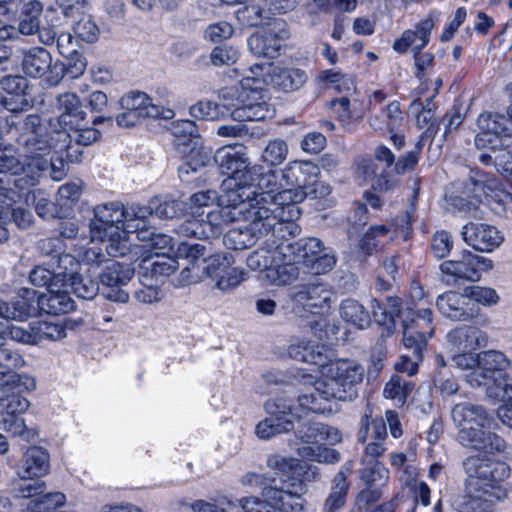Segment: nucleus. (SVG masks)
Here are the masks:
<instances>
[{
	"label": "nucleus",
	"mask_w": 512,
	"mask_h": 512,
	"mask_svg": "<svg viewBox=\"0 0 512 512\" xmlns=\"http://www.w3.org/2000/svg\"><path fill=\"white\" fill-rule=\"evenodd\" d=\"M364 466L360 472V478L366 486L384 487L389 479V470L378 460H366L361 458Z\"/></svg>",
	"instance_id": "603ef678"
},
{
	"label": "nucleus",
	"mask_w": 512,
	"mask_h": 512,
	"mask_svg": "<svg viewBox=\"0 0 512 512\" xmlns=\"http://www.w3.org/2000/svg\"><path fill=\"white\" fill-rule=\"evenodd\" d=\"M370 127L380 133L388 131L393 133L402 126L403 115L398 101H392L385 109L369 117Z\"/></svg>",
	"instance_id": "58836bf2"
},
{
	"label": "nucleus",
	"mask_w": 512,
	"mask_h": 512,
	"mask_svg": "<svg viewBox=\"0 0 512 512\" xmlns=\"http://www.w3.org/2000/svg\"><path fill=\"white\" fill-rule=\"evenodd\" d=\"M184 244L185 243H181L178 249ZM177 256L178 259H175L167 252H153L142 259L140 267L145 270L146 273H150L151 277L168 276L181 267L182 282L188 285L184 280L185 274H183V271L185 266L191 265V259L180 255L179 250H177ZM187 274L188 273H186V275Z\"/></svg>",
	"instance_id": "c85d7f7f"
},
{
	"label": "nucleus",
	"mask_w": 512,
	"mask_h": 512,
	"mask_svg": "<svg viewBox=\"0 0 512 512\" xmlns=\"http://www.w3.org/2000/svg\"><path fill=\"white\" fill-rule=\"evenodd\" d=\"M325 351L326 348L323 344L301 340L289 346L288 354L298 361L324 367Z\"/></svg>",
	"instance_id": "a18cd8bd"
},
{
	"label": "nucleus",
	"mask_w": 512,
	"mask_h": 512,
	"mask_svg": "<svg viewBox=\"0 0 512 512\" xmlns=\"http://www.w3.org/2000/svg\"><path fill=\"white\" fill-rule=\"evenodd\" d=\"M123 110L116 117V122L122 127H132L145 118L170 120L175 113L171 108L157 105L144 92L130 91L120 99Z\"/></svg>",
	"instance_id": "2eb2a0df"
},
{
	"label": "nucleus",
	"mask_w": 512,
	"mask_h": 512,
	"mask_svg": "<svg viewBox=\"0 0 512 512\" xmlns=\"http://www.w3.org/2000/svg\"><path fill=\"white\" fill-rule=\"evenodd\" d=\"M11 302L14 321H26L41 310L40 295L31 288H21Z\"/></svg>",
	"instance_id": "ea45409f"
},
{
	"label": "nucleus",
	"mask_w": 512,
	"mask_h": 512,
	"mask_svg": "<svg viewBox=\"0 0 512 512\" xmlns=\"http://www.w3.org/2000/svg\"><path fill=\"white\" fill-rule=\"evenodd\" d=\"M479 160L485 164H493L504 178H512V151H504L495 156L481 154Z\"/></svg>",
	"instance_id": "e2e57ef3"
},
{
	"label": "nucleus",
	"mask_w": 512,
	"mask_h": 512,
	"mask_svg": "<svg viewBox=\"0 0 512 512\" xmlns=\"http://www.w3.org/2000/svg\"><path fill=\"white\" fill-rule=\"evenodd\" d=\"M446 340L451 352L476 351L488 345V335L475 325L463 324L451 329Z\"/></svg>",
	"instance_id": "cd10ccee"
},
{
	"label": "nucleus",
	"mask_w": 512,
	"mask_h": 512,
	"mask_svg": "<svg viewBox=\"0 0 512 512\" xmlns=\"http://www.w3.org/2000/svg\"><path fill=\"white\" fill-rule=\"evenodd\" d=\"M35 388L36 381L28 374L14 373L0 377V396H7V393L21 395Z\"/></svg>",
	"instance_id": "8fccbe9b"
},
{
	"label": "nucleus",
	"mask_w": 512,
	"mask_h": 512,
	"mask_svg": "<svg viewBox=\"0 0 512 512\" xmlns=\"http://www.w3.org/2000/svg\"><path fill=\"white\" fill-rule=\"evenodd\" d=\"M289 37L287 24L283 20H275L267 28L253 33L247 44L256 57L274 59L281 55L284 42Z\"/></svg>",
	"instance_id": "6ab92c4d"
},
{
	"label": "nucleus",
	"mask_w": 512,
	"mask_h": 512,
	"mask_svg": "<svg viewBox=\"0 0 512 512\" xmlns=\"http://www.w3.org/2000/svg\"><path fill=\"white\" fill-rule=\"evenodd\" d=\"M440 314L452 321L466 322L478 315V309L467 299L465 292L448 291L437 297Z\"/></svg>",
	"instance_id": "5701e85b"
},
{
	"label": "nucleus",
	"mask_w": 512,
	"mask_h": 512,
	"mask_svg": "<svg viewBox=\"0 0 512 512\" xmlns=\"http://www.w3.org/2000/svg\"><path fill=\"white\" fill-rule=\"evenodd\" d=\"M465 495L458 504L460 512H491L493 506L508 497L505 481L510 466L487 455H471L464 459Z\"/></svg>",
	"instance_id": "f03ea898"
},
{
	"label": "nucleus",
	"mask_w": 512,
	"mask_h": 512,
	"mask_svg": "<svg viewBox=\"0 0 512 512\" xmlns=\"http://www.w3.org/2000/svg\"><path fill=\"white\" fill-rule=\"evenodd\" d=\"M388 233L384 225L371 227L361 238L359 249L363 256H368L375 251L380 243V238Z\"/></svg>",
	"instance_id": "0e129e2a"
},
{
	"label": "nucleus",
	"mask_w": 512,
	"mask_h": 512,
	"mask_svg": "<svg viewBox=\"0 0 512 512\" xmlns=\"http://www.w3.org/2000/svg\"><path fill=\"white\" fill-rule=\"evenodd\" d=\"M289 154V147L285 140L280 138L271 139L264 147L261 160L270 167L282 164Z\"/></svg>",
	"instance_id": "5fc2aeb1"
},
{
	"label": "nucleus",
	"mask_w": 512,
	"mask_h": 512,
	"mask_svg": "<svg viewBox=\"0 0 512 512\" xmlns=\"http://www.w3.org/2000/svg\"><path fill=\"white\" fill-rule=\"evenodd\" d=\"M20 157H22L20 152L17 153L14 146L0 145V176L4 178V186L10 187V178L14 175L25 173L31 178L28 161Z\"/></svg>",
	"instance_id": "e433bc0d"
},
{
	"label": "nucleus",
	"mask_w": 512,
	"mask_h": 512,
	"mask_svg": "<svg viewBox=\"0 0 512 512\" xmlns=\"http://www.w3.org/2000/svg\"><path fill=\"white\" fill-rule=\"evenodd\" d=\"M29 406V400L22 395L0 396V428L13 436H23L27 427L21 415Z\"/></svg>",
	"instance_id": "4be33fe9"
},
{
	"label": "nucleus",
	"mask_w": 512,
	"mask_h": 512,
	"mask_svg": "<svg viewBox=\"0 0 512 512\" xmlns=\"http://www.w3.org/2000/svg\"><path fill=\"white\" fill-rule=\"evenodd\" d=\"M130 248V237L123 228V213L112 202L97 206L90 223V242L83 253L84 265H99L107 256H124Z\"/></svg>",
	"instance_id": "7ed1b4c3"
},
{
	"label": "nucleus",
	"mask_w": 512,
	"mask_h": 512,
	"mask_svg": "<svg viewBox=\"0 0 512 512\" xmlns=\"http://www.w3.org/2000/svg\"><path fill=\"white\" fill-rule=\"evenodd\" d=\"M277 261L267 274L268 279L274 285L285 286L290 285L299 276V268L297 264H300L295 257L293 250L286 242L280 243V252H277Z\"/></svg>",
	"instance_id": "7c9ffc66"
},
{
	"label": "nucleus",
	"mask_w": 512,
	"mask_h": 512,
	"mask_svg": "<svg viewBox=\"0 0 512 512\" xmlns=\"http://www.w3.org/2000/svg\"><path fill=\"white\" fill-rule=\"evenodd\" d=\"M34 330L36 344H39L43 340L56 341L66 337V331L63 326L52 322L35 321Z\"/></svg>",
	"instance_id": "052dcab7"
},
{
	"label": "nucleus",
	"mask_w": 512,
	"mask_h": 512,
	"mask_svg": "<svg viewBox=\"0 0 512 512\" xmlns=\"http://www.w3.org/2000/svg\"><path fill=\"white\" fill-rule=\"evenodd\" d=\"M411 391V385L402 377L394 375L386 383L383 395L385 398L392 399L396 405L402 406Z\"/></svg>",
	"instance_id": "13d9d810"
},
{
	"label": "nucleus",
	"mask_w": 512,
	"mask_h": 512,
	"mask_svg": "<svg viewBox=\"0 0 512 512\" xmlns=\"http://www.w3.org/2000/svg\"><path fill=\"white\" fill-rule=\"evenodd\" d=\"M296 438L302 442L301 445L319 444L321 442L335 445L341 442L342 434L336 427L313 422L301 425L296 432Z\"/></svg>",
	"instance_id": "f704fd0d"
},
{
	"label": "nucleus",
	"mask_w": 512,
	"mask_h": 512,
	"mask_svg": "<svg viewBox=\"0 0 512 512\" xmlns=\"http://www.w3.org/2000/svg\"><path fill=\"white\" fill-rule=\"evenodd\" d=\"M46 484L39 478H21L15 487L14 494L18 498H29L27 510L30 512H46L64 505L65 495L60 492L44 493Z\"/></svg>",
	"instance_id": "aec40b11"
},
{
	"label": "nucleus",
	"mask_w": 512,
	"mask_h": 512,
	"mask_svg": "<svg viewBox=\"0 0 512 512\" xmlns=\"http://www.w3.org/2000/svg\"><path fill=\"white\" fill-rule=\"evenodd\" d=\"M362 365L351 359H338L324 365L321 377L314 383L311 393L269 399L264 404L267 417L255 427L259 439L268 440L293 429L295 421L309 412L332 413V400L351 401L357 397V386L364 377Z\"/></svg>",
	"instance_id": "f257e3e1"
},
{
	"label": "nucleus",
	"mask_w": 512,
	"mask_h": 512,
	"mask_svg": "<svg viewBox=\"0 0 512 512\" xmlns=\"http://www.w3.org/2000/svg\"><path fill=\"white\" fill-rule=\"evenodd\" d=\"M339 313L346 323L358 329H365L371 323L369 312L355 299L347 298L343 300L340 304Z\"/></svg>",
	"instance_id": "de8ad7c7"
},
{
	"label": "nucleus",
	"mask_w": 512,
	"mask_h": 512,
	"mask_svg": "<svg viewBox=\"0 0 512 512\" xmlns=\"http://www.w3.org/2000/svg\"><path fill=\"white\" fill-rule=\"evenodd\" d=\"M419 192V184L418 182H414L413 193L411 196V200L409 206L407 207L405 213L396 219V228L400 231L402 236L407 239L411 230L412 225L416 220V201L418 199Z\"/></svg>",
	"instance_id": "bf43d9fd"
},
{
	"label": "nucleus",
	"mask_w": 512,
	"mask_h": 512,
	"mask_svg": "<svg viewBox=\"0 0 512 512\" xmlns=\"http://www.w3.org/2000/svg\"><path fill=\"white\" fill-rule=\"evenodd\" d=\"M285 186L304 190L309 188L320 175L319 167L310 160H293L281 170Z\"/></svg>",
	"instance_id": "2f4dec72"
},
{
	"label": "nucleus",
	"mask_w": 512,
	"mask_h": 512,
	"mask_svg": "<svg viewBox=\"0 0 512 512\" xmlns=\"http://www.w3.org/2000/svg\"><path fill=\"white\" fill-rule=\"evenodd\" d=\"M82 264L71 254L59 255L57 260L35 266L29 273V280L35 286H46L53 282L69 281L73 293L81 299L92 300L98 293L99 284L82 274Z\"/></svg>",
	"instance_id": "1a4fd4ad"
},
{
	"label": "nucleus",
	"mask_w": 512,
	"mask_h": 512,
	"mask_svg": "<svg viewBox=\"0 0 512 512\" xmlns=\"http://www.w3.org/2000/svg\"><path fill=\"white\" fill-rule=\"evenodd\" d=\"M434 28V17H426L417 23L414 29L405 30L401 37L394 42L393 49L398 53H405L409 48L413 53L420 52L428 45Z\"/></svg>",
	"instance_id": "c756f323"
},
{
	"label": "nucleus",
	"mask_w": 512,
	"mask_h": 512,
	"mask_svg": "<svg viewBox=\"0 0 512 512\" xmlns=\"http://www.w3.org/2000/svg\"><path fill=\"white\" fill-rule=\"evenodd\" d=\"M452 420L462 446L491 454L505 451L506 442L492 432L493 418L483 406L470 402L456 404Z\"/></svg>",
	"instance_id": "0eeeda50"
},
{
	"label": "nucleus",
	"mask_w": 512,
	"mask_h": 512,
	"mask_svg": "<svg viewBox=\"0 0 512 512\" xmlns=\"http://www.w3.org/2000/svg\"><path fill=\"white\" fill-rule=\"evenodd\" d=\"M23 72L32 78H41L47 73L54 74L50 78L55 82L59 81L62 67L53 63L52 55L42 47H32L23 53Z\"/></svg>",
	"instance_id": "b1692460"
},
{
	"label": "nucleus",
	"mask_w": 512,
	"mask_h": 512,
	"mask_svg": "<svg viewBox=\"0 0 512 512\" xmlns=\"http://www.w3.org/2000/svg\"><path fill=\"white\" fill-rule=\"evenodd\" d=\"M81 191L82 183L79 180L63 184L57 192V205L61 208L71 207L80 198Z\"/></svg>",
	"instance_id": "69168bd1"
},
{
	"label": "nucleus",
	"mask_w": 512,
	"mask_h": 512,
	"mask_svg": "<svg viewBox=\"0 0 512 512\" xmlns=\"http://www.w3.org/2000/svg\"><path fill=\"white\" fill-rule=\"evenodd\" d=\"M56 135L48 132L37 114L28 115L17 139L18 151L28 161L31 179L48 168V156L55 151Z\"/></svg>",
	"instance_id": "9d476101"
},
{
	"label": "nucleus",
	"mask_w": 512,
	"mask_h": 512,
	"mask_svg": "<svg viewBox=\"0 0 512 512\" xmlns=\"http://www.w3.org/2000/svg\"><path fill=\"white\" fill-rule=\"evenodd\" d=\"M266 172H272L274 180L267 188L256 185L252 192H249L250 200L257 210H267L268 216L274 218L272 236L277 234L285 238L295 235L298 232V226L294 221L301 214L297 204L305 199V192L291 186L280 189L277 183V172L272 169H267Z\"/></svg>",
	"instance_id": "20e7f679"
},
{
	"label": "nucleus",
	"mask_w": 512,
	"mask_h": 512,
	"mask_svg": "<svg viewBox=\"0 0 512 512\" xmlns=\"http://www.w3.org/2000/svg\"><path fill=\"white\" fill-rule=\"evenodd\" d=\"M180 255L191 259V265L185 266L183 274L187 284L197 283L209 277L221 291H230L245 280L243 269L235 267V259L230 253H217L205 257V247L200 244H184L179 249Z\"/></svg>",
	"instance_id": "39448f33"
},
{
	"label": "nucleus",
	"mask_w": 512,
	"mask_h": 512,
	"mask_svg": "<svg viewBox=\"0 0 512 512\" xmlns=\"http://www.w3.org/2000/svg\"><path fill=\"white\" fill-rule=\"evenodd\" d=\"M467 299L483 306H493L499 301V296L495 289L486 286H471L464 289Z\"/></svg>",
	"instance_id": "680f3d73"
},
{
	"label": "nucleus",
	"mask_w": 512,
	"mask_h": 512,
	"mask_svg": "<svg viewBox=\"0 0 512 512\" xmlns=\"http://www.w3.org/2000/svg\"><path fill=\"white\" fill-rule=\"evenodd\" d=\"M492 268L491 259L473 254L468 250L463 251L459 259L444 261L440 265L442 273L454 282L460 280L477 282L481 279L483 272Z\"/></svg>",
	"instance_id": "412c9836"
},
{
	"label": "nucleus",
	"mask_w": 512,
	"mask_h": 512,
	"mask_svg": "<svg viewBox=\"0 0 512 512\" xmlns=\"http://www.w3.org/2000/svg\"><path fill=\"white\" fill-rule=\"evenodd\" d=\"M73 31L79 39L93 43L98 39L99 28L89 15H83L73 26Z\"/></svg>",
	"instance_id": "338daca9"
},
{
	"label": "nucleus",
	"mask_w": 512,
	"mask_h": 512,
	"mask_svg": "<svg viewBox=\"0 0 512 512\" xmlns=\"http://www.w3.org/2000/svg\"><path fill=\"white\" fill-rule=\"evenodd\" d=\"M419 321L412 319L405 321L403 328V344L412 354H404L400 361L395 363L398 372L413 376L418 371V365L422 361V354L426 348L428 338L434 333L432 311L427 308L417 310Z\"/></svg>",
	"instance_id": "f8f14e48"
},
{
	"label": "nucleus",
	"mask_w": 512,
	"mask_h": 512,
	"mask_svg": "<svg viewBox=\"0 0 512 512\" xmlns=\"http://www.w3.org/2000/svg\"><path fill=\"white\" fill-rule=\"evenodd\" d=\"M262 474L247 473L241 483L262 488V497H246L238 501L244 512H301L304 508L302 494L305 491L303 481L286 475L281 478V487L267 485Z\"/></svg>",
	"instance_id": "423d86ee"
},
{
	"label": "nucleus",
	"mask_w": 512,
	"mask_h": 512,
	"mask_svg": "<svg viewBox=\"0 0 512 512\" xmlns=\"http://www.w3.org/2000/svg\"><path fill=\"white\" fill-rule=\"evenodd\" d=\"M221 108V105L209 100L199 101L190 107L189 113L195 119L217 120L222 113Z\"/></svg>",
	"instance_id": "774afa93"
},
{
	"label": "nucleus",
	"mask_w": 512,
	"mask_h": 512,
	"mask_svg": "<svg viewBox=\"0 0 512 512\" xmlns=\"http://www.w3.org/2000/svg\"><path fill=\"white\" fill-rule=\"evenodd\" d=\"M55 154H65L67 160L71 163H80L83 160L84 152L80 145L70 142L69 135L66 131H56Z\"/></svg>",
	"instance_id": "6e6d98bb"
},
{
	"label": "nucleus",
	"mask_w": 512,
	"mask_h": 512,
	"mask_svg": "<svg viewBox=\"0 0 512 512\" xmlns=\"http://www.w3.org/2000/svg\"><path fill=\"white\" fill-rule=\"evenodd\" d=\"M372 313L379 324L389 329L395 327L397 318H401L402 321L407 319V310H403L399 299L393 297H388L385 303L373 300Z\"/></svg>",
	"instance_id": "c03bdc74"
},
{
	"label": "nucleus",
	"mask_w": 512,
	"mask_h": 512,
	"mask_svg": "<svg viewBox=\"0 0 512 512\" xmlns=\"http://www.w3.org/2000/svg\"><path fill=\"white\" fill-rule=\"evenodd\" d=\"M49 472V454L38 446L30 447L23 455L18 471L20 478H40Z\"/></svg>",
	"instance_id": "4c0bfd02"
},
{
	"label": "nucleus",
	"mask_w": 512,
	"mask_h": 512,
	"mask_svg": "<svg viewBox=\"0 0 512 512\" xmlns=\"http://www.w3.org/2000/svg\"><path fill=\"white\" fill-rule=\"evenodd\" d=\"M60 115L51 118L49 127L54 132L66 131L68 127H75L85 119L86 113L82 109L79 97L72 92L60 94L57 98Z\"/></svg>",
	"instance_id": "bb28decb"
},
{
	"label": "nucleus",
	"mask_w": 512,
	"mask_h": 512,
	"mask_svg": "<svg viewBox=\"0 0 512 512\" xmlns=\"http://www.w3.org/2000/svg\"><path fill=\"white\" fill-rule=\"evenodd\" d=\"M270 76L272 86L283 92L296 91L307 81L306 72L295 67H275Z\"/></svg>",
	"instance_id": "a19ab883"
},
{
	"label": "nucleus",
	"mask_w": 512,
	"mask_h": 512,
	"mask_svg": "<svg viewBox=\"0 0 512 512\" xmlns=\"http://www.w3.org/2000/svg\"><path fill=\"white\" fill-rule=\"evenodd\" d=\"M293 250L298 262L310 273L322 275L330 272L337 259L332 248L327 247L316 237L301 238L295 242H287Z\"/></svg>",
	"instance_id": "f3484780"
},
{
	"label": "nucleus",
	"mask_w": 512,
	"mask_h": 512,
	"mask_svg": "<svg viewBox=\"0 0 512 512\" xmlns=\"http://www.w3.org/2000/svg\"><path fill=\"white\" fill-rule=\"evenodd\" d=\"M263 68V64H254L249 68V74L241 79L243 92L240 95L239 103L231 112L233 120L238 122L264 121L274 116L275 109L267 103L262 94Z\"/></svg>",
	"instance_id": "9b49d317"
},
{
	"label": "nucleus",
	"mask_w": 512,
	"mask_h": 512,
	"mask_svg": "<svg viewBox=\"0 0 512 512\" xmlns=\"http://www.w3.org/2000/svg\"><path fill=\"white\" fill-rule=\"evenodd\" d=\"M294 445L293 449L303 460L325 464H334L340 460V453L333 448L322 445H298L297 443Z\"/></svg>",
	"instance_id": "09e8293b"
},
{
	"label": "nucleus",
	"mask_w": 512,
	"mask_h": 512,
	"mask_svg": "<svg viewBox=\"0 0 512 512\" xmlns=\"http://www.w3.org/2000/svg\"><path fill=\"white\" fill-rule=\"evenodd\" d=\"M318 79L326 88L333 89L338 93H349L355 89V81L351 75L342 74L335 70L322 71Z\"/></svg>",
	"instance_id": "864d4df0"
},
{
	"label": "nucleus",
	"mask_w": 512,
	"mask_h": 512,
	"mask_svg": "<svg viewBox=\"0 0 512 512\" xmlns=\"http://www.w3.org/2000/svg\"><path fill=\"white\" fill-rule=\"evenodd\" d=\"M350 472L351 467L345 465L334 476L331 492L324 504L325 512H336L344 507L349 490V483L347 478Z\"/></svg>",
	"instance_id": "37998d69"
},
{
	"label": "nucleus",
	"mask_w": 512,
	"mask_h": 512,
	"mask_svg": "<svg viewBox=\"0 0 512 512\" xmlns=\"http://www.w3.org/2000/svg\"><path fill=\"white\" fill-rule=\"evenodd\" d=\"M222 174L229 177L223 182V189L237 191L246 197L256 185L267 188L274 180L272 172H266L262 165H250L247 148L242 144L226 145L219 148L214 156Z\"/></svg>",
	"instance_id": "6e6552de"
},
{
	"label": "nucleus",
	"mask_w": 512,
	"mask_h": 512,
	"mask_svg": "<svg viewBox=\"0 0 512 512\" xmlns=\"http://www.w3.org/2000/svg\"><path fill=\"white\" fill-rule=\"evenodd\" d=\"M2 89L10 95L14 104H19L22 99H27L29 83L22 76H6L1 80Z\"/></svg>",
	"instance_id": "4d7b16f0"
},
{
	"label": "nucleus",
	"mask_w": 512,
	"mask_h": 512,
	"mask_svg": "<svg viewBox=\"0 0 512 512\" xmlns=\"http://www.w3.org/2000/svg\"><path fill=\"white\" fill-rule=\"evenodd\" d=\"M171 135L175 150L186 161L178 168L179 178L182 182L190 183L189 174L197 173L209 162V155L198 147V129L191 120H180L172 124Z\"/></svg>",
	"instance_id": "ddd939ff"
},
{
	"label": "nucleus",
	"mask_w": 512,
	"mask_h": 512,
	"mask_svg": "<svg viewBox=\"0 0 512 512\" xmlns=\"http://www.w3.org/2000/svg\"><path fill=\"white\" fill-rule=\"evenodd\" d=\"M509 365L507 357L500 351L488 350L479 353V369L467 375L471 386L489 387L496 381L495 374Z\"/></svg>",
	"instance_id": "a878e982"
},
{
	"label": "nucleus",
	"mask_w": 512,
	"mask_h": 512,
	"mask_svg": "<svg viewBox=\"0 0 512 512\" xmlns=\"http://www.w3.org/2000/svg\"><path fill=\"white\" fill-rule=\"evenodd\" d=\"M112 204L123 213V223L130 230H137V225H146L148 218L153 214L161 219H173L179 217L185 209L184 202L168 197L154 198L150 201L149 206L124 207L118 202H112Z\"/></svg>",
	"instance_id": "dca6fc26"
},
{
	"label": "nucleus",
	"mask_w": 512,
	"mask_h": 512,
	"mask_svg": "<svg viewBox=\"0 0 512 512\" xmlns=\"http://www.w3.org/2000/svg\"><path fill=\"white\" fill-rule=\"evenodd\" d=\"M225 204L208 212L204 218L208 238L218 237L225 226L241 221L250 207V193L246 197L237 191H227Z\"/></svg>",
	"instance_id": "a211bd4d"
},
{
	"label": "nucleus",
	"mask_w": 512,
	"mask_h": 512,
	"mask_svg": "<svg viewBox=\"0 0 512 512\" xmlns=\"http://www.w3.org/2000/svg\"><path fill=\"white\" fill-rule=\"evenodd\" d=\"M137 230H130L127 229L126 224L123 223V228L127 236H129L130 233H136L137 238L141 241H143L144 249L153 252H165V250H170L173 246V239L171 236L163 234V233H157L156 229L148 226V223L146 225H137Z\"/></svg>",
	"instance_id": "79ce46f5"
},
{
	"label": "nucleus",
	"mask_w": 512,
	"mask_h": 512,
	"mask_svg": "<svg viewBox=\"0 0 512 512\" xmlns=\"http://www.w3.org/2000/svg\"><path fill=\"white\" fill-rule=\"evenodd\" d=\"M267 210H257L250 201V207L242 220H249L246 227L229 230L223 238V243L228 249L245 250L262 238L273 233L274 218L268 216Z\"/></svg>",
	"instance_id": "4468645a"
},
{
	"label": "nucleus",
	"mask_w": 512,
	"mask_h": 512,
	"mask_svg": "<svg viewBox=\"0 0 512 512\" xmlns=\"http://www.w3.org/2000/svg\"><path fill=\"white\" fill-rule=\"evenodd\" d=\"M43 6L38 0H30L23 5L19 21V31L24 35H33L39 31Z\"/></svg>",
	"instance_id": "3c124183"
},
{
	"label": "nucleus",
	"mask_w": 512,
	"mask_h": 512,
	"mask_svg": "<svg viewBox=\"0 0 512 512\" xmlns=\"http://www.w3.org/2000/svg\"><path fill=\"white\" fill-rule=\"evenodd\" d=\"M135 273L131 264L113 261L100 274V281L107 287H120L128 284Z\"/></svg>",
	"instance_id": "49530a36"
},
{
	"label": "nucleus",
	"mask_w": 512,
	"mask_h": 512,
	"mask_svg": "<svg viewBox=\"0 0 512 512\" xmlns=\"http://www.w3.org/2000/svg\"><path fill=\"white\" fill-rule=\"evenodd\" d=\"M264 245L256 249L247 257V266L253 271H271L277 261V252H280V243L286 242L287 238H281L280 235L266 236Z\"/></svg>",
	"instance_id": "72a5a7b5"
},
{
	"label": "nucleus",
	"mask_w": 512,
	"mask_h": 512,
	"mask_svg": "<svg viewBox=\"0 0 512 512\" xmlns=\"http://www.w3.org/2000/svg\"><path fill=\"white\" fill-rule=\"evenodd\" d=\"M291 298L310 308H323L329 305L331 291L322 282H314L296 287Z\"/></svg>",
	"instance_id": "c9c22d12"
},
{
	"label": "nucleus",
	"mask_w": 512,
	"mask_h": 512,
	"mask_svg": "<svg viewBox=\"0 0 512 512\" xmlns=\"http://www.w3.org/2000/svg\"><path fill=\"white\" fill-rule=\"evenodd\" d=\"M68 288H71L67 280L62 283L53 282L46 293L40 294L41 310L52 315L65 314L74 309L75 302L70 297Z\"/></svg>",
	"instance_id": "473e14b6"
},
{
	"label": "nucleus",
	"mask_w": 512,
	"mask_h": 512,
	"mask_svg": "<svg viewBox=\"0 0 512 512\" xmlns=\"http://www.w3.org/2000/svg\"><path fill=\"white\" fill-rule=\"evenodd\" d=\"M462 236L467 245L481 252H492L504 240L501 231L485 223L466 224L462 229Z\"/></svg>",
	"instance_id": "393cba45"
}]
</instances>
